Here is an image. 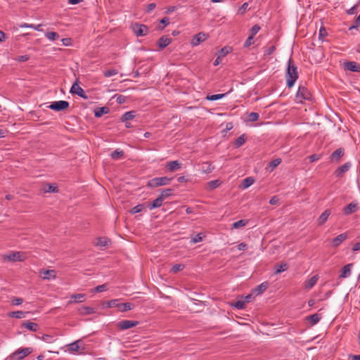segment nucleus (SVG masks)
I'll return each mask as SVG.
<instances>
[{
  "label": "nucleus",
  "instance_id": "nucleus-3",
  "mask_svg": "<svg viewBox=\"0 0 360 360\" xmlns=\"http://www.w3.org/2000/svg\"><path fill=\"white\" fill-rule=\"evenodd\" d=\"M297 103H302L304 101H311L312 95L305 86H300L295 96Z\"/></svg>",
  "mask_w": 360,
  "mask_h": 360
},
{
  "label": "nucleus",
  "instance_id": "nucleus-60",
  "mask_svg": "<svg viewBox=\"0 0 360 360\" xmlns=\"http://www.w3.org/2000/svg\"><path fill=\"white\" fill-rule=\"evenodd\" d=\"M321 158V155L318 154H313L309 157L310 162H313L319 160Z\"/></svg>",
  "mask_w": 360,
  "mask_h": 360
},
{
  "label": "nucleus",
  "instance_id": "nucleus-30",
  "mask_svg": "<svg viewBox=\"0 0 360 360\" xmlns=\"http://www.w3.org/2000/svg\"><path fill=\"white\" fill-rule=\"evenodd\" d=\"M245 141H246L245 135L242 134L236 139V141L234 142V146L237 148H240L245 143Z\"/></svg>",
  "mask_w": 360,
  "mask_h": 360
},
{
  "label": "nucleus",
  "instance_id": "nucleus-39",
  "mask_svg": "<svg viewBox=\"0 0 360 360\" xmlns=\"http://www.w3.org/2000/svg\"><path fill=\"white\" fill-rule=\"evenodd\" d=\"M248 220L245 219H240L237 221L232 224V229H239L240 227H243L248 224Z\"/></svg>",
  "mask_w": 360,
  "mask_h": 360
},
{
  "label": "nucleus",
  "instance_id": "nucleus-48",
  "mask_svg": "<svg viewBox=\"0 0 360 360\" xmlns=\"http://www.w3.org/2000/svg\"><path fill=\"white\" fill-rule=\"evenodd\" d=\"M233 306L238 309H243L245 307V302L244 300H238Z\"/></svg>",
  "mask_w": 360,
  "mask_h": 360
},
{
  "label": "nucleus",
  "instance_id": "nucleus-21",
  "mask_svg": "<svg viewBox=\"0 0 360 360\" xmlns=\"http://www.w3.org/2000/svg\"><path fill=\"white\" fill-rule=\"evenodd\" d=\"M321 315L319 314H314L312 315L306 317V320L308 321L311 326H314L319 322L321 319Z\"/></svg>",
  "mask_w": 360,
  "mask_h": 360
},
{
  "label": "nucleus",
  "instance_id": "nucleus-56",
  "mask_svg": "<svg viewBox=\"0 0 360 360\" xmlns=\"http://www.w3.org/2000/svg\"><path fill=\"white\" fill-rule=\"evenodd\" d=\"M231 51V48L228 46H225L220 49L219 53L221 56H226Z\"/></svg>",
  "mask_w": 360,
  "mask_h": 360
},
{
  "label": "nucleus",
  "instance_id": "nucleus-63",
  "mask_svg": "<svg viewBox=\"0 0 360 360\" xmlns=\"http://www.w3.org/2000/svg\"><path fill=\"white\" fill-rule=\"evenodd\" d=\"M23 302V300L20 297H16L12 300V303L14 305H20Z\"/></svg>",
  "mask_w": 360,
  "mask_h": 360
},
{
  "label": "nucleus",
  "instance_id": "nucleus-62",
  "mask_svg": "<svg viewBox=\"0 0 360 360\" xmlns=\"http://www.w3.org/2000/svg\"><path fill=\"white\" fill-rule=\"evenodd\" d=\"M155 7H156V4L155 3L149 4L146 8V12L150 13L153 9L155 8Z\"/></svg>",
  "mask_w": 360,
  "mask_h": 360
},
{
  "label": "nucleus",
  "instance_id": "nucleus-49",
  "mask_svg": "<svg viewBox=\"0 0 360 360\" xmlns=\"http://www.w3.org/2000/svg\"><path fill=\"white\" fill-rule=\"evenodd\" d=\"M143 205H137L131 210L130 212L131 214H136L141 212L143 210Z\"/></svg>",
  "mask_w": 360,
  "mask_h": 360
},
{
  "label": "nucleus",
  "instance_id": "nucleus-12",
  "mask_svg": "<svg viewBox=\"0 0 360 360\" xmlns=\"http://www.w3.org/2000/svg\"><path fill=\"white\" fill-rule=\"evenodd\" d=\"M70 92L72 94H75L81 98H87V96L83 90V89L77 83H74L71 87Z\"/></svg>",
  "mask_w": 360,
  "mask_h": 360
},
{
  "label": "nucleus",
  "instance_id": "nucleus-38",
  "mask_svg": "<svg viewBox=\"0 0 360 360\" xmlns=\"http://www.w3.org/2000/svg\"><path fill=\"white\" fill-rule=\"evenodd\" d=\"M276 45H274V44L264 47V55L270 56V55L273 54L274 53V51H276Z\"/></svg>",
  "mask_w": 360,
  "mask_h": 360
},
{
  "label": "nucleus",
  "instance_id": "nucleus-8",
  "mask_svg": "<svg viewBox=\"0 0 360 360\" xmlns=\"http://www.w3.org/2000/svg\"><path fill=\"white\" fill-rule=\"evenodd\" d=\"M138 324L139 322L136 321L123 320L117 323V327L119 328V329L124 330L135 327Z\"/></svg>",
  "mask_w": 360,
  "mask_h": 360
},
{
  "label": "nucleus",
  "instance_id": "nucleus-51",
  "mask_svg": "<svg viewBox=\"0 0 360 360\" xmlns=\"http://www.w3.org/2000/svg\"><path fill=\"white\" fill-rule=\"evenodd\" d=\"M172 189L167 188L162 191L160 196L162 197L163 199L167 198L172 195Z\"/></svg>",
  "mask_w": 360,
  "mask_h": 360
},
{
  "label": "nucleus",
  "instance_id": "nucleus-19",
  "mask_svg": "<svg viewBox=\"0 0 360 360\" xmlns=\"http://www.w3.org/2000/svg\"><path fill=\"white\" fill-rule=\"evenodd\" d=\"M164 199L160 195L155 200H153L151 203L148 205V207L150 210H154L155 208H158L162 206Z\"/></svg>",
  "mask_w": 360,
  "mask_h": 360
},
{
  "label": "nucleus",
  "instance_id": "nucleus-64",
  "mask_svg": "<svg viewBox=\"0 0 360 360\" xmlns=\"http://www.w3.org/2000/svg\"><path fill=\"white\" fill-rule=\"evenodd\" d=\"M356 10H357V6L355 5L354 6H352V8H350L349 9H348L347 11V13L349 15H353V14L356 13Z\"/></svg>",
  "mask_w": 360,
  "mask_h": 360
},
{
  "label": "nucleus",
  "instance_id": "nucleus-41",
  "mask_svg": "<svg viewBox=\"0 0 360 360\" xmlns=\"http://www.w3.org/2000/svg\"><path fill=\"white\" fill-rule=\"evenodd\" d=\"M221 184V181L219 180H213L210 181L207 183V186L210 190H213L217 187H219Z\"/></svg>",
  "mask_w": 360,
  "mask_h": 360
},
{
  "label": "nucleus",
  "instance_id": "nucleus-22",
  "mask_svg": "<svg viewBox=\"0 0 360 360\" xmlns=\"http://www.w3.org/2000/svg\"><path fill=\"white\" fill-rule=\"evenodd\" d=\"M318 279H319V277L317 275H316V276H312L308 281H305V283H304L305 288L307 290L312 288L316 283Z\"/></svg>",
  "mask_w": 360,
  "mask_h": 360
},
{
  "label": "nucleus",
  "instance_id": "nucleus-14",
  "mask_svg": "<svg viewBox=\"0 0 360 360\" xmlns=\"http://www.w3.org/2000/svg\"><path fill=\"white\" fill-rule=\"evenodd\" d=\"M347 238V233H343L334 238L332 240V246L333 248L338 247L344 240Z\"/></svg>",
  "mask_w": 360,
  "mask_h": 360
},
{
  "label": "nucleus",
  "instance_id": "nucleus-1",
  "mask_svg": "<svg viewBox=\"0 0 360 360\" xmlns=\"http://www.w3.org/2000/svg\"><path fill=\"white\" fill-rule=\"evenodd\" d=\"M286 85L292 88L298 79L297 68L295 65L291 58L288 61V67L285 72Z\"/></svg>",
  "mask_w": 360,
  "mask_h": 360
},
{
  "label": "nucleus",
  "instance_id": "nucleus-29",
  "mask_svg": "<svg viewBox=\"0 0 360 360\" xmlns=\"http://www.w3.org/2000/svg\"><path fill=\"white\" fill-rule=\"evenodd\" d=\"M20 27L21 28H32V29H34L37 31H42V30L41 29V24H39V25H33V24H28V23H22L19 25Z\"/></svg>",
  "mask_w": 360,
  "mask_h": 360
},
{
  "label": "nucleus",
  "instance_id": "nucleus-4",
  "mask_svg": "<svg viewBox=\"0 0 360 360\" xmlns=\"http://www.w3.org/2000/svg\"><path fill=\"white\" fill-rule=\"evenodd\" d=\"M172 178H169L167 176L162 177H155L147 183V186L150 188H155L162 186H166L170 184Z\"/></svg>",
  "mask_w": 360,
  "mask_h": 360
},
{
  "label": "nucleus",
  "instance_id": "nucleus-47",
  "mask_svg": "<svg viewBox=\"0 0 360 360\" xmlns=\"http://www.w3.org/2000/svg\"><path fill=\"white\" fill-rule=\"evenodd\" d=\"M117 74H118V71L115 69H112V70H105L104 72H103V75L105 77H112V76H114V75H116Z\"/></svg>",
  "mask_w": 360,
  "mask_h": 360
},
{
  "label": "nucleus",
  "instance_id": "nucleus-16",
  "mask_svg": "<svg viewBox=\"0 0 360 360\" xmlns=\"http://www.w3.org/2000/svg\"><path fill=\"white\" fill-rule=\"evenodd\" d=\"M344 155V149L340 148L335 150L330 155L331 162H338L340 159Z\"/></svg>",
  "mask_w": 360,
  "mask_h": 360
},
{
  "label": "nucleus",
  "instance_id": "nucleus-45",
  "mask_svg": "<svg viewBox=\"0 0 360 360\" xmlns=\"http://www.w3.org/2000/svg\"><path fill=\"white\" fill-rule=\"evenodd\" d=\"M259 114L257 112H250L248 116V120L249 122H255L259 119Z\"/></svg>",
  "mask_w": 360,
  "mask_h": 360
},
{
  "label": "nucleus",
  "instance_id": "nucleus-11",
  "mask_svg": "<svg viewBox=\"0 0 360 360\" xmlns=\"http://www.w3.org/2000/svg\"><path fill=\"white\" fill-rule=\"evenodd\" d=\"M133 30L137 37H141L147 34L148 27L145 25L135 24L133 26Z\"/></svg>",
  "mask_w": 360,
  "mask_h": 360
},
{
  "label": "nucleus",
  "instance_id": "nucleus-35",
  "mask_svg": "<svg viewBox=\"0 0 360 360\" xmlns=\"http://www.w3.org/2000/svg\"><path fill=\"white\" fill-rule=\"evenodd\" d=\"M27 312H24L22 311H12L9 313V316L15 318V319H22L25 317V314Z\"/></svg>",
  "mask_w": 360,
  "mask_h": 360
},
{
  "label": "nucleus",
  "instance_id": "nucleus-59",
  "mask_svg": "<svg viewBox=\"0 0 360 360\" xmlns=\"http://www.w3.org/2000/svg\"><path fill=\"white\" fill-rule=\"evenodd\" d=\"M29 58H30L29 56L22 55V56H18L15 60L18 62H25V61L28 60Z\"/></svg>",
  "mask_w": 360,
  "mask_h": 360
},
{
  "label": "nucleus",
  "instance_id": "nucleus-17",
  "mask_svg": "<svg viewBox=\"0 0 360 360\" xmlns=\"http://www.w3.org/2000/svg\"><path fill=\"white\" fill-rule=\"evenodd\" d=\"M171 41L172 39L169 37L167 36H162L158 39L157 44L161 49H162L167 47Z\"/></svg>",
  "mask_w": 360,
  "mask_h": 360
},
{
  "label": "nucleus",
  "instance_id": "nucleus-9",
  "mask_svg": "<svg viewBox=\"0 0 360 360\" xmlns=\"http://www.w3.org/2000/svg\"><path fill=\"white\" fill-rule=\"evenodd\" d=\"M359 209V204L356 202H352L343 208L342 212L345 215H349L357 212Z\"/></svg>",
  "mask_w": 360,
  "mask_h": 360
},
{
  "label": "nucleus",
  "instance_id": "nucleus-6",
  "mask_svg": "<svg viewBox=\"0 0 360 360\" xmlns=\"http://www.w3.org/2000/svg\"><path fill=\"white\" fill-rule=\"evenodd\" d=\"M208 37H209L208 34H206L205 32H199L193 37V38L191 41V44L192 46H197L202 42L207 40L208 39Z\"/></svg>",
  "mask_w": 360,
  "mask_h": 360
},
{
  "label": "nucleus",
  "instance_id": "nucleus-54",
  "mask_svg": "<svg viewBox=\"0 0 360 360\" xmlns=\"http://www.w3.org/2000/svg\"><path fill=\"white\" fill-rule=\"evenodd\" d=\"M260 27L258 25H255L250 30L251 35L254 37L260 30Z\"/></svg>",
  "mask_w": 360,
  "mask_h": 360
},
{
  "label": "nucleus",
  "instance_id": "nucleus-2",
  "mask_svg": "<svg viewBox=\"0 0 360 360\" xmlns=\"http://www.w3.org/2000/svg\"><path fill=\"white\" fill-rule=\"evenodd\" d=\"M32 347L19 348L6 357L5 360H22L32 352Z\"/></svg>",
  "mask_w": 360,
  "mask_h": 360
},
{
  "label": "nucleus",
  "instance_id": "nucleus-32",
  "mask_svg": "<svg viewBox=\"0 0 360 360\" xmlns=\"http://www.w3.org/2000/svg\"><path fill=\"white\" fill-rule=\"evenodd\" d=\"M133 304L129 302L119 304V310L122 312L131 310L133 308Z\"/></svg>",
  "mask_w": 360,
  "mask_h": 360
},
{
  "label": "nucleus",
  "instance_id": "nucleus-28",
  "mask_svg": "<svg viewBox=\"0 0 360 360\" xmlns=\"http://www.w3.org/2000/svg\"><path fill=\"white\" fill-rule=\"evenodd\" d=\"M135 117V112L134 111H129L125 112L121 118L122 122H128L129 120H133Z\"/></svg>",
  "mask_w": 360,
  "mask_h": 360
},
{
  "label": "nucleus",
  "instance_id": "nucleus-23",
  "mask_svg": "<svg viewBox=\"0 0 360 360\" xmlns=\"http://www.w3.org/2000/svg\"><path fill=\"white\" fill-rule=\"evenodd\" d=\"M330 214V210H326L318 218V223L320 225L323 224L328 219V217Z\"/></svg>",
  "mask_w": 360,
  "mask_h": 360
},
{
  "label": "nucleus",
  "instance_id": "nucleus-58",
  "mask_svg": "<svg viewBox=\"0 0 360 360\" xmlns=\"http://www.w3.org/2000/svg\"><path fill=\"white\" fill-rule=\"evenodd\" d=\"M106 285L105 284H103V285H98L95 288V292H103L106 290Z\"/></svg>",
  "mask_w": 360,
  "mask_h": 360
},
{
  "label": "nucleus",
  "instance_id": "nucleus-33",
  "mask_svg": "<svg viewBox=\"0 0 360 360\" xmlns=\"http://www.w3.org/2000/svg\"><path fill=\"white\" fill-rule=\"evenodd\" d=\"M109 112V109L107 107L98 108L95 110L94 115L96 117H101L103 115L107 114Z\"/></svg>",
  "mask_w": 360,
  "mask_h": 360
},
{
  "label": "nucleus",
  "instance_id": "nucleus-5",
  "mask_svg": "<svg viewBox=\"0 0 360 360\" xmlns=\"http://www.w3.org/2000/svg\"><path fill=\"white\" fill-rule=\"evenodd\" d=\"M69 103L66 101H58L52 102L48 108L51 110L59 112L67 109L69 107Z\"/></svg>",
  "mask_w": 360,
  "mask_h": 360
},
{
  "label": "nucleus",
  "instance_id": "nucleus-52",
  "mask_svg": "<svg viewBox=\"0 0 360 360\" xmlns=\"http://www.w3.org/2000/svg\"><path fill=\"white\" fill-rule=\"evenodd\" d=\"M202 240V233H198L191 238L193 243H197Z\"/></svg>",
  "mask_w": 360,
  "mask_h": 360
},
{
  "label": "nucleus",
  "instance_id": "nucleus-37",
  "mask_svg": "<svg viewBox=\"0 0 360 360\" xmlns=\"http://www.w3.org/2000/svg\"><path fill=\"white\" fill-rule=\"evenodd\" d=\"M254 182H255V179L253 178H252V177L245 178L243 181L242 187H243V188H248L251 185H252Z\"/></svg>",
  "mask_w": 360,
  "mask_h": 360
},
{
  "label": "nucleus",
  "instance_id": "nucleus-24",
  "mask_svg": "<svg viewBox=\"0 0 360 360\" xmlns=\"http://www.w3.org/2000/svg\"><path fill=\"white\" fill-rule=\"evenodd\" d=\"M110 239L106 237H99L97 238V241L95 243V245L98 247H105L108 245V244L110 243Z\"/></svg>",
  "mask_w": 360,
  "mask_h": 360
},
{
  "label": "nucleus",
  "instance_id": "nucleus-27",
  "mask_svg": "<svg viewBox=\"0 0 360 360\" xmlns=\"http://www.w3.org/2000/svg\"><path fill=\"white\" fill-rule=\"evenodd\" d=\"M71 298L74 299V301H70L69 303H78L84 301L85 295L82 293L74 294L70 296Z\"/></svg>",
  "mask_w": 360,
  "mask_h": 360
},
{
  "label": "nucleus",
  "instance_id": "nucleus-44",
  "mask_svg": "<svg viewBox=\"0 0 360 360\" xmlns=\"http://www.w3.org/2000/svg\"><path fill=\"white\" fill-rule=\"evenodd\" d=\"M184 265L181 264H177L174 265L171 269V272L173 274H176L184 269Z\"/></svg>",
  "mask_w": 360,
  "mask_h": 360
},
{
  "label": "nucleus",
  "instance_id": "nucleus-18",
  "mask_svg": "<svg viewBox=\"0 0 360 360\" xmlns=\"http://www.w3.org/2000/svg\"><path fill=\"white\" fill-rule=\"evenodd\" d=\"M345 68L352 72H360V65L354 61L346 62L345 63Z\"/></svg>",
  "mask_w": 360,
  "mask_h": 360
},
{
  "label": "nucleus",
  "instance_id": "nucleus-42",
  "mask_svg": "<svg viewBox=\"0 0 360 360\" xmlns=\"http://www.w3.org/2000/svg\"><path fill=\"white\" fill-rule=\"evenodd\" d=\"M45 36L48 39L51 41H54L59 39V34L56 32H47L46 33Z\"/></svg>",
  "mask_w": 360,
  "mask_h": 360
},
{
  "label": "nucleus",
  "instance_id": "nucleus-15",
  "mask_svg": "<svg viewBox=\"0 0 360 360\" xmlns=\"http://www.w3.org/2000/svg\"><path fill=\"white\" fill-rule=\"evenodd\" d=\"M352 265V264H348L342 268L340 274V278H346L351 276Z\"/></svg>",
  "mask_w": 360,
  "mask_h": 360
},
{
  "label": "nucleus",
  "instance_id": "nucleus-57",
  "mask_svg": "<svg viewBox=\"0 0 360 360\" xmlns=\"http://www.w3.org/2000/svg\"><path fill=\"white\" fill-rule=\"evenodd\" d=\"M359 27H360V14L355 20L354 24L349 27V30L356 29Z\"/></svg>",
  "mask_w": 360,
  "mask_h": 360
},
{
  "label": "nucleus",
  "instance_id": "nucleus-40",
  "mask_svg": "<svg viewBox=\"0 0 360 360\" xmlns=\"http://www.w3.org/2000/svg\"><path fill=\"white\" fill-rule=\"evenodd\" d=\"M79 341H75L69 344L68 346L69 347V351L70 352H75L79 349V345L78 344Z\"/></svg>",
  "mask_w": 360,
  "mask_h": 360
},
{
  "label": "nucleus",
  "instance_id": "nucleus-43",
  "mask_svg": "<svg viewBox=\"0 0 360 360\" xmlns=\"http://www.w3.org/2000/svg\"><path fill=\"white\" fill-rule=\"evenodd\" d=\"M225 96H226V94H213L211 96H208L207 97V99L209 101H217V100L224 98Z\"/></svg>",
  "mask_w": 360,
  "mask_h": 360
},
{
  "label": "nucleus",
  "instance_id": "nucleus-31",
  "mask_svg": "<svg viewBox=\"0 0 360 360\" xmlns=\"http://www.w3.org/2000/svg\"><path fill=\"white\" fill-rule=\"evenodd\" d=\"M268 288V283L266 282H264L259 285L254 290V292L257 295L262 294L264 290H266Z\"/></svg>",
  "mask_w": 360,
  "mask_h": 360
},
{
  "label": "nucleus",
  "instance_id": "nucleus-53",
  "mask_svg": "<svg viewBox=\"0 0 360 360\" xmlns=\"http://www.w3.org/2000/svg\"><path fill=\"white\" fill-rule=\"evenodd\" d=\"M41 339H42V340H44L46 342H48V343H52L54 342L53 338L50 335H46V334L44 335L41 337Z\"/></svg>",
  "mask_w": 360,
  "mask_h": 360
},
{
  "label": "nucleus",
  "instance_id": "nucleus-26",
  "mask_svg": "<svg viewBox=\"0 0 360 360\" xmlns=\"http://www.w3.org/2000/svg\"><path fill=\"white\" fill-rule=\"evenodd\" d=\"M79 312L82 315H88L95 313V310L92 307L83 306L79 309Z\"/></svg>",
  "mask_w": 360,
  "mask_h": 360
},
{
  "label": "nucleus",
  "instance_id": "nucleus-36",
  "mask_svg": "<svg viewBox=\"0 0 360 360\" xmlns=\"http://www.w3.org/2000/svg\"><path fill=\"white\" fill-rule=\"evenodd\" d=\"M124 156V152L122 150L117 149L114 150L111 154L110 157L113 160H118Z\"/></svg>",
  "mask_w": 360,
  "mask_h": 360
},
{
  "label": "nucleus",
  "instance_id": "nucleus-10",
  "mask_svg": "<svg viewBox=\"0 0 360 360\" xmlns=\"http://www.w3.org/2000/svg\"><path fill=\"white\" fill-rule=\"evenodd\" d=\"M39 276L43 280H51L56 277V271L54 270H45L41 269L39 272Z\"/></svg>",
  "mask_w": 360,
  "mask_h": 360
},
{
  "label": "nucleus",
  "instance_id": "nucleus-20",
  "mask_svg": "<svg viewBox=\"0 0 360 360\" xmlns=\"http://www.w3.org/2000/svg\"><path fill=\"white\" fill-rule=\"evenodd\" d=\"M351 167V163L349 162H346L345 163L344 165H342V166L339 167L336 170H335V174L336 176H342L344 173H345L346 172H347L349 168Z\"/></svg>",
  "mask_w": 360,
  "mask_h": 360
},
{
  "label": "nucleus",
  "instance_id": "nucleus-46",
  "mask_svg": "<svg viewBox=\"0 0 360 360\" xmlns=\"http://www.w3.org/2000/svg\"><path fill=\"white\" fill-rule=\"evenodd\" d=\"M281 162V159L276 158L271 161L269 164V166L271 167V170L276 168L278 165H279Z\"/></svg>",
  "mask_w": 360,
  "mask_h": 360
},
{
  "label": "nucleus",
  "instance_id": "nucleus-25",
  "mask_svg": "<svg viewBox=\"0 0 360 360\" xmlns=\"http://www.w3.org/2000/svg\"><path fill=\"white\" fill-rule=\"evenodd\" d=\"M22 326L31 331H37L39 328L37 323L30 321L24 322Z\"/></svg>",
  "mask_w": 360,
  "mask_h": 360
},
{
  "label": "nucleus",
  "instance_id": "nucleus-50",
  "mask_svg": "<svg viewBox=\"0 0 360 360\" xmlns=\"http://www.w3.org/2000/svg\"><path fill=\"white\" fill-rule=\"evenodd\" d=\"M254 37L252 36H250L247 38V39L245 40V43H244V45L243 46L245 48H248L249 46H250L252 44H254Z\"/></svg>",
  "mask_w": 360,
  "mask_h": 360
},
{
  "label": "nucleus",
  "instance_id": "nucleus-55",
  "mask_svg": "<svg viewBox=\"0 0 360 360\" xmlns=\"http://www.w3.org/2000/svg\"><path fill=\"white\" fill-rule=\"evenodd\" d=\"M119 304L118 300H112L108 302V306L109 307H117L119 309Z\"/></svg>",
  "mask_w": 360,
  "mask_h": 360
},
{
  "label": "nucleus",
  "instance_id": "nucleus-7",
  "mask_svg": "<svg viewBox=\"0 0 360 360\" xmlns=\"http://www.w3.org/2000/svg\"><path fill=\"white\" fill-rule=\"evenodd\" d=\"M4 259H7L11 262H22L25 260L24 253L21 252H13L8 255H4Z\"/></svg>",
  "mask_w": 360,
  "mask_h": 360
},
{
  "label": "nucleus",
  "instance_id": "nucleus-61",
  "mask_svg": "<svg viewBox=\"0 0 360 360\" xmlns=\"http://www.w3.org/2000/svg\"><path fill=\"white\" fill-rule=\"evenodd\" d=\"M248 7V3H247V2L244 3L238 10L239 13L241 14H243L245 12Z\"/></svg>",
  "mask_w": 360,
  "mask_h": 360
},
{
  "label": "nucleus",
  "instance_id": "nucleus-13",
  "mask_svg": "<svg viewBox=\"0 0 360 360\" xmlns=\"http://www.w3.org/2000/svg\"><path fill=\"white\" fill-rule=\"evenodd\" d=\"M165 167L167 171L172 172L179 169L181 167V163L178 160L170 161L166 163Z\"/></svg>",
  "mask_w": 360,
  "mask_h": 360
},
{
  "label": "nucleus",
  "instance_id": "nucleus-34",
  "mask_svg": "<svg viewBox=\"0 0 360 360\" xmlns=\"http://www.w3.org/2000/svg\"><path fill=\"white\" fill-rule=\"evenodd\" d=\"M288 268V266L286 263H281L280 264H276L275 266L276 271L275 273L276 274L282 273L286 271Z\"/></svg>",
  "mask_w": 360,
  "mask_h": 360
}]
</instances>
